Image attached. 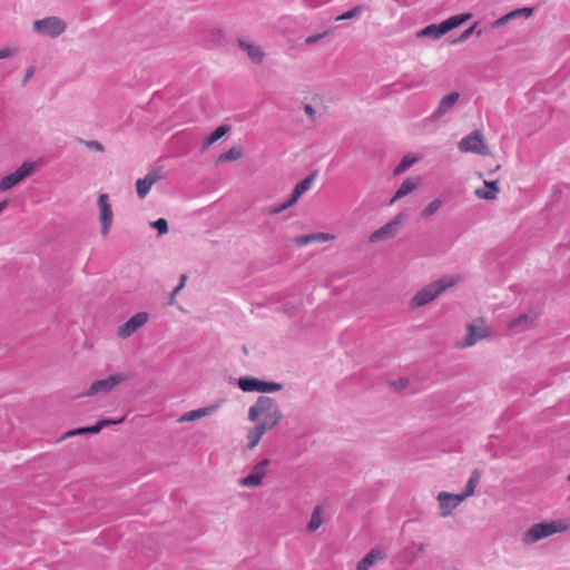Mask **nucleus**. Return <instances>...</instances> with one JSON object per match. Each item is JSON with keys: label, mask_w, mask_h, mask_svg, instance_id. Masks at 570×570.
Instances as JSON below:
<instances>
[{"label": "nucleus", "mask_w": 570, "mask_h": 570, "mask_svg": "<svg viewBox=\"0 0 570 570\" xmlns=\"http://www.w3.org/2000/svg\"><path fill=\"white\" fill-rule=\"evenodd\" d=\"M474 195L480 199L493 200L494 191H491L488 187L485 188H476Z\"/></svg>", "instance_id": "nucleus-33"}, {"label": "nucleus", "mask_w": 570, "mask_h": 570, "mask_svg": "<svg viewBox=\"0 0 570 570\" xmlns=\"http://www.w3.org/2000/svg\"><path fill=\"white\" fill-rule=\"evenodd\" d=\"M485 187H488L491 191H494V197L497 198L500 193L498 180L493 181H484Z\"/></svg>", "instance_id": "nucleus-40"}, {"label": "nucleus", "mask_w": 570, "mask_h": 570, "mask_svg": "<svg viewBox=\"0 0 570 570\" xmlns=\"http://www.w3.org/2000/svg\"><path fill=\"white\" fill-rule=\"evenodd\" d=\"M364 10H365L364 6H355L352 9L345 11L344 13L337 16L335 18V20L341 21V20L353 19V18L357 17L358 14H361Z\"/></svg>", "instance_id": "nucleus-32"}, {"label": "nucleus", "mask_w": 570, "mask_h": 570, "mask_svg": "<svg viewBox=\"0 0 570 570\" xmlns=\"http://www.w3.org/2000/svg\"><path fill=\"white\" fill-rule=\"evenodd\" d=\"M8 203L4 200V202H0V213L7 207Z\"/></svg>", "instance_id": "nucleus-46"}, {"label": "nucleus", "mask_w": 570, "mask_h": 570, "mask_svg": "<svg viewBox=\"0 0 570 570\" xmlns=\"http://www.w3.org/2000/svg\"><path fill=\"white\" fill-rule=\"evenodd\" d=\"M514 19L513 13L510 11L509 13L502 16L498 20L493 22V28H499L505 23H508L510 20Z\"/></svg>", "instance_id": "nucleus-37"}, {"label": "nucleus", "mask_w": 570, "mask_h": 570, "mask_svg": "<svg viewBox=\"0 0 570 570\" xmlns=\"http://www.w3.org/2000/svg\"><path fill=\"white\" fill-rule=\"evenodd\" d=\"M415 161V159H411L409 157H404L401 163L397 165V167L395 168L394 173L396 175L401 174L402 171H404L406 168H409L413 163Z\"/></svg>", "instance_id": "nucleus-35"}, {"label": "nucleus", "mask_w": 570, "mask_h": 570, "mask_svg": "<svg viewBox=\"0 0 570 570\" xmlns=\"http://www.w3.org/2000/svg\"><path fill=\"white\" fill-rule=\"evenodd\" d=\"M99 219L101 223V234L107 235L112 224V210L107 194L98 197Z\"/></svg>", "instance_id": "nucleus-17"}, {"label": "nucleus", "mask_w": 570, "mask_h": 570, "mask_svg": "<svg viewBox=\"0 0 570 570\" xmlns=\"http://www.w3.org/2000/svg\"><path fill=\"white\" fill-rule=\"evenodd\" d=\"M569 525L562 520L533 524L522 538L524 544H532L552 534L564 532Z\"/></svg>", "instance_id": "nucleus-3"}, {"label": "nucleus", "mask_w": 570, "mask_h": 570, "mask_svg": "<svg viewBox=\"0 0 570 570\" xmlns=\"http://www.w3.org/2000/svg\"><path fill=\"white\" fill-rule=\"evenodd\" d=\"M438 501L440 503L441 517H448L464 501V495L442 491L438 494Z\"/></svg>", "instance_id": "nucleus-16"}, {"label": "nucleus", "mask_w": 570, "mask_h": 570, "mask_svg": "<svg viewBox=\"0 0 570 570\" xmlns=\"http://www.w3.org/2000/svg\"><path fill=\"white\" fill-rule=\"evenodd\" d=\"M304 111L308 116L309 119L314 120L316 111L311 105H305Z\"/></svg>", "instance_id": "nucleus-42"}, {"label": "nucleus", "mask_w": 570, "mask_h": 570, "mask_svg": "<svg viewBox=\"0 0 570 570\" xmlns=\"http://www.w3.org/2000/svg\"><path fill=\"white\" fill-rule=\"evenodd\" d=\"M35 72V68L33 67H30L28 70H27V75H26V78H24V81H27Z\"/></svg>", "instance_id": "nucleus-44"}, {"label": "nucleus", "mask_w": 570, "mask_h": 570, "mask_svg": "<svg viewBox=\"0 0 570 570\" xmlns=\"http://www.w3.org/2000/svg\"><path fill=\"white\" fill-rule=\"evenodd\" d=\"M90 146H91V147H95L97 150H102V147H101V145H100L99 142L92 141V142L90 144Z\"/></svg>", "instance_id": "nucleus-45"}, {"label": "nucleus", "mask_w": 570, "mask_h": 570, "mask_svg": "<svg viewBox=\"0 0 570 570\" xmlns=\"http://www.w3.org/2000/svg\"><path fill=\"white\" fill-rule=\"evenodd\" d=\"M458 100H459L458 92H452V94L444 96L440 100L439 106L435 110L436 115L441 116V115L445 114L448 110H450L456 104Z\"/></svg>", "instance_id": "nucleus-25"}, {"label": "nucleus", "mask_w": 570, "mask_h": 570, "mask_svg": "<svg viewBox=\"0 0 570 570\" xmlns=\"http://www.w3.org/2000/svg\"><path fill=\"white\" fill-rule=\"evenodd\" d=\"M533 320L528 314H521L514 320H512L508 327L509 330H524L528 328L532 324Z\"/></svg>", "instance_id": "nucleus-28"}, {"label": "nucleus", "mask_w": 570, "mask_h": 570, "mask_svg": "<svg viewBox=\"0 0 570 570\" xmlns=\"http://www.w3.org/2000/svg\"><path fill=\"white\" fill-rule=\"evenodd\" d=\"M475 26H476V23L472 24L470 28L464 30L463 33L460 36V38L454 40L453 42L455 43L458 41H463V40L468 39L471 36V33L473 32Z\"/></svg>", "instance_id": "nucleus-41"}, {"label": "nucleus", "mask_w": 570, "mask_h": 570, "mask_svg": "<svg viewBox=\"0 0 570 570\" xmlns=\"http://www.w3.org/2000/svg\"><path fill=\"white\" fill-rule=\"evenodd\" d=\"M405 218V213L397 214L393 219L371 233L368 236V242L372 244H377L394 238L397 235L400 226L404 223Z\"/></svg>", "instance_id": "nucleus-5"}, {"label": "nucleus", "mask_w": 570, "mask_h": 570, "mask_svg": "<svg viewBox=\"0 0 570 570\" xmlns=\"http://www.w3.org/2000/svg\"><path fill=\"white\" fill-rule=\"evenodd\" d=\"M462 153H473L478 155H488V147L483 140V136L479 130L472 131L462 138L458 145Z\"/></svg>", "instance_id": "nucleus-9"}, {"label": "nucleus", "mask_w": 570, "mask_h": 570, "mask_svg": "<svg viewBox=\"0 0 570 570\" xmlns=\"http://www.w3.org/2000/svg\"><path fill=\"white\" fill-rule=\"evenodd\" d=\"M282 417L283 414L276 402L268 396H261L248 411V419L262 425L267 431L276 426Z\"/></svg>", "instance_id": "nucleus-1"}, {"label": "nucleus", "mask_w": 570, "mask_h": 570, "mask_svg": "<svg viewBox=\"0 0 570 570\" xmlns=\"http://www.w3.org/2000/svg\"><path fill=\"white\" fill-rule=\"evenodd\" d=\"M384 554L379 550L370 551L356 566V570H368L377 561L384 559Z\"/></svg>", "instance_id": "nucleus-23"}, {"label": "nucleus", "mask_w": 570, "mask_h": 570, "mask_svg": "<svg viewBox=\"0 0 570 570\" xmlns=\"http://www.w3.org/2000/svg\"><path fill=\"white\" fill-rule=\"evenodd\" d=\"M151 226L158 230L159 235L166 234L168 232V223L165 218H159L151 223Z\"/></svg>", "instance_id": "nucleus-34"}, {"label": "nucleus", "mask_w": 570, "mask_h": 570, "mask_svg": "<svg viewBox=\"0 0 570 570\" xmlns=\"http://www.w3.org/2000/svg\"><path fill=\"white\" fill-rule=\"evenodd\" d=\"M130 379L127 374H112L104 380L92 382L89 390L81 394V396H94L97 394H107L112 391L117 385L127 382Z\"/></svg>", "instance_id": "nucleus-7"}, {"label": "nucleus", "mask_w": 570, "mask_h": 570, "mask_svg": "<svg viewBox=\"0 0 570 570\" xmlns=\"http://www.w3.org/2000/svg\"><path fill=\"white\" fill-rule=\"evenodd\" d=\"M466 331L468 332L461 347H471L479 341L489 336L488 327L485 326V323L482 318L476 320L474 323L468 324Z\"/></svg>", "instance_id": "nucleus-11"}, {"label": "nucleus", "mask_w": 570, "mask_h": 570, "mask_svg": "<svg viewBox=\"0 0 570 570\" xmlns=\"http://www.w3.org/2000/svg\"><path fill=\"white\" fill-rule=\"evenodd\" d=\"M267 432L265 428L257 424L255 428L250 429L247 433L248 439V449H254L261 441L262 436Z\"/></svg>", "instance_id": "nucleus-27"}, {"label": "nucleus", "mask_w": 570, "mask_h": 570, "mask_svg": "<svg viewBox=\"0 0 570 570\" xmlns=\"http://www.w3.org/2000/svg\"><path fill=\"white\" fill-rule=\"evenodd\" d=\"M327 33H322V35H315V36H309L306 38L305 42L307 45H312L314 42H316L317 40L322 39L324 36H326Z\"/></svg>", "instance_id": "nucleus-43"}, {"label": "nucleus", "mask_w": 570, "mask_h": 570, "mask_svg": "<svg viewBox=\"0 0 570 570\" xmlns=\"http://www.w3.org/2000/svg\"><path fill=\"white\" fill-rule=\"evenodd\" d=\"M229 131V127L227 125H222L217 127L210 135L205 137L202 142V148L207 149L209 146L218 141Z\"/></svg>", "instance_id": "nucleus-24"}, {"label": "nucleus", "mask_w": 570, "mask_h": 570, "mask_svg": "<svg viewBox=\"0 0 570 570\" xmlns=\"http://www.w3.org/2000/svg\"><path fill=\"white\" fill-rule=\"evenodd\" d=\"M14 52H16V49L10 48V47L0 48V60L13 56Z\"/></svg>", "instance_id": "nucleus-39"}, {"label": "nucleus", "mask_w": 570, "mask_h": 570, "mask_svg": "<svg viewBox=\"0 0 570 570\" xmlns=\"http://www.w3.org/2000/svg\"><path fill=\"white\" fill-rule=\"evenodd\" d=\"M269 460L264 459L253 466L248 475L239 480V485L246 488H257L263 483L268 472Z\"/></svg>", "instance_id": "nucleus-10"}, {"label": "nucleus", "mask_w": 570, "mask_h": 570, "mask_svg": "<svg viewBox=\"0 0 570 570\" xmlns=\"http://www.w3.org/2000/svg\"><path fill=\"white\" fill-rule=\"evenodd\" d=\"M164 175L160 169H154L149 171L144 178H139L136 180L135 187L136 193L139 198H145L147 194L150 191L153 186L163 179Z\"/></svg>", "instance_id": "nucleus-15"}, {"label": "nucleus", "mask_w": 570, "mask_h": 570, "mask_svg": "<svg viewBox=\"0 0 570 570\" xmlns=\"http://www.w3.org/2000/svg\"><path fill=\"white\" fill-rule=\"evenodd\" d=\"M461 279L462 277L460 276H446L430 283L412 297L410 302L411 307L416 308L425 306L426 304L434 301L443 292L456 285L459 282H461Z\"/></svg>", "instance_id": "nucleus-2"}, {"label": "nucleus", "mask_w": 570, "mask_h": 570, "mask_svg": "<svg viewBox=\"0 0 570 570\" xmlns=\"http://www.w3.org/2000/svg\"><path fill=\"white\" fill-rule=\"evenodd\" d=\"M323 522H324V509L322 507H316L311 514V519L307 524V529L311 532H315L316 530H318L322 527Z\"/></svg>", "instance_id": "nucleus-26"}, {"label": "nucleus", "mask_w": 570, "mask_h": 570, "mask_svg": "<svg viewBox=\"0 0 570 570\" xmlns=\"http://www.w3.org/2000/svg\"><path fill=\"white\" fill-rule=\"evenodd\" d=\"M242 157H243L242 148H239L237 146H233L226 153L219 155L217 163L234 161V160L240 159Z\"/></svg>", "instance_id": "nucleus-29"}, {"label": "nucleus", "mask_w": 570, "mask_h": 570, "mask_svg": "<svg viewBox=\"0 0 570 570\" xmlns=\"http://www.w3.org/2000/svg\"><path fill=\"white\" fill-rule=\"evenodd\" d=\"M186 281H187V276L186 275H181L179 284L173 291L171 303L174 302L175 296L184 288L185 284H186Z\"/></svg>", "instance_id": "nucleus-38"}, {"label": "nucleus", "mask_w": 570, "mask_h": 570, "mask_svg": "<svg viewBox=\"0 0 570 570\" xmlns=\"http://www.w3.org/2000/svg\"><path fill=\"white\" fill-rule=\"evenodd\" d=\"M420 184H421L420 178L405 179L401 184L400 188L396 190L394 196L392 197L391 204H393L397 199H401V198L407 196L409 194L413 193L420 186Z\"/></svg>", "instance_id": "nucleus-21"}, {"label": "nucleus", "mask_w": 570, "mask_h": 570, "mask_svg": "<svg viewBox=\"0 0 570 570\" xmlns=\"http://www.w3.org/2000/svg\"><path fill=\"white\" fill-rule=\"evenodd\" d=\"M238 47L245 51L252 62L259 65L265 58V53L262 48L255 43L248 42L244 39L237 41Z\"/></svg>", "instance_id": "nucleus-19"}, {"label": "nucleus", "mask_w": 570, "mask_h": 570, "mask_svg": "<svg viewBox=\"0 0 570 570\" xmlns=\"http://www.w3.org/2000/svg\"><path fill=\"white\" fill-rule=\"evenodd\" d=\"M442 206V200L434 199L431 203H429L420 213L422 218H428L432 215H434Z\"/></svg>", "instance_id": "nucleus-31"}, {"label": "nucleus", "mask_w": 570, "mask_h": 570, "mask_svg": "<svg viewBox=\"0 0 570 570\" xmlns=\"http://www.w3.org/2000/svg\"><path fill=\"white\" fill-rule=\"evenodd\" d=\"M216 409H217V405H210V406L189 411V412L183 414L178 419V422L183 423V422H191V421L199 420L204 416L212 414L213 412L216 411Z\"/></svg>", "instance_id": "nucleus-22"}, {"label": "nucleus", "mask_w": 570, "mask_h": 570, "mask_svg": "<svg viewBox=\"0 0 570 570\" xmlns=\"http://www.w3.org/2000/svg\"><path fill=\"white\" fill-rule=\"evenodd\" d=\"M472 18L471 13H463L458 16H452L449 19L442 21L439 24H429L425 28L421 29L417 32V37H431L433 39H440L444 35H446L452 29L461 26L465 21Z\"/></svg>", "instance_id": "nucleus-4"}, {"label": "nucleus", "mask_w": 570, "mask_h": 570, "mask_svg": "<svg viewBox=\"0 0 570 570\" xmlns=\"http://www.w3.org/2000/svg\"><path fill=\"white\" fill-rule=\"evenodd\" d=\"M335 238L336 237H335L334 234H330V233H314V234H308V235L296 236L294 238V243H295V245H297L299 247H303V246H306L309 243H314V242H317V243L332 242Z\"/></svg>", "instance_id": "nucleus-20"}, {"label": "nucleus", "mask_w": 570, "mask_h": 570, "mask_svg": "<svg viewBox=\"0 0 570 570\" xmlns=\"http://www.w3.org/2000/svg\"><path fill=\"white\" fill-rule=\"evenodd\" d=\"M122 421H124V417H121L119 420H101L96 425H92V426H86V428L70 430V431L66 432L61 436V439L63 440V439H68V438H71L75 435H80V434H96V433H99L104 428L121 423Z\"/></svg>", "instance_id": "nucleus-18"}, {"label": "nucleus", "mask_w": 570, "mask_h": 570, "mask_svg": "<svg viewBox=\"0 0 570 570\" xmlns=\"http://www.w3.org/2000/svg\"><path fill=\"white\" fill-rule=\"evenodd\" d=\"M513 13V18H518L520 16H524L530 18L533 14L532 8H520L511 11Z\"/></svg>", "instance_id": "nucleus-36"}, {"label": "nucleus", "mask_w": 570, "mask_h": 570, "mask_svg": "<svg viewBox=\"0 0 570 570\" xmlns=\"http://www.w3.org/2000/svg\"><path fill=\"white\" fill-rule=\"evenodd\" d=\"M148 314L146 312H140L132 315L126 323H124L118 328V336L126 338L138 331L141 326H144L148 322Z\"/></svg>", "instance_id": "nucleus-13"}, {"label": "nucleus", "mask_w": 570, "mask_h": 570, "mask_svg": "<svg viewBox=\"0 0 570 570\" xmlns=\"http://www.w3.org/2000/svg\"><path fill=\"white\" fill-rule=\"evenodd\" d=\"M479 479H480L479 471H476V470L473 471L466 482L465 492L460 494V495H464V500L474 493L476 484L479 483Z\"/></svg>", "instance_id": "nucleus-30"}, {"label": "nucleus", "mask_w": 570, "mask_h": 570, "mask_svg": "<svg viewBox=\"0 0 570 570\" xmlns=\"http://www.w3.org/2000/svg\"><path fill=\"white\" fill-rule=\"evenodd\" d=\"M36 165L32 161H23L14 171L6 175L0 180V191H7L19 185L23 179L32 175Z\"/></svg>", "instance_id": "nucleus-6"}, {"label": "nucleus", "mask_w": 570, "mask_h": 570, "mask_svg": "<svg viewBox=\"0 0 570 570\" xmlns=\"http://www.w3.org/2000/svg\"><path fill=\"white\" fill-rule=\"evenodd\" d=\"M313 180H314L313 176H307L302 181H299L294 187L291 198L287 202H285L284 204H282L277 207L271 208L269 214H272V215L279 214V213L284 212L285 209L289 208L291 206H293L294 204H296L297 200L299 199V197L304 193H306L307 190L311 189Z\"/></svg>", "instance_id": "nucleus-12"}, {"label": "nucleus", "mask_w": 570, "mask_h": 570, "mask_svg": "<svg viewBox=\"0 0 570 570\" xmlns=\"http://www.w3.org/2000/svg\"><path fill=\"white\" fill-rule=\"evenodd\" d=\"M567 480L570 481V474L568 475Z\"/></svg>", "instance_id": "nucleus-47"}, {"label": "nucleus", "mask_w": 570, "mask_h": 570, "mask_svg": "<svg viewBox=\"0 0 570 570\" xmlns=\"http://www.w3.org/2000/svg\"><path fill=\"white\" fill-rule=\"evenodd\" d=\"M33 29L37 33L50 38H57L66 30V23L57 17H47L33 22Z\"/></svg>", "instance_id": "nucleus-8"}, {"label": "nucleus", "mask_w": 570, "mask_h": 570, "mask_svg": "<svg viewBox=\"0 0 570 570\" xmlns=\"http://www.w3.org/2000/svg\"><path fill=\"white\" fill-rule=\"evenodd\" d=\"M238 386L244 392H252V391L275 392V391L281 390V387H282L277 383L264 382V381H259L256 379H248V377L239 379Z\"/></svg>", "instance_id": "nucleus-14"}]
</instances>
